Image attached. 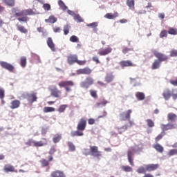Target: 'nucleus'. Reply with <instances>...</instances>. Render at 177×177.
Listing matches in <instances>:
<instances>
[{"mask_svg":"<svg viewBox=\"0 0 177 177\" xmlns=\"http://www.w3.org/2000/svg\"><path fill=\"white\" fill-rule=\"evenodd\" d=\"M56 109L54 107L46 106L44 108V113H53Z\"/></svg>","mask_w":177,"mask_h":177,"instance_id":"4c0bfd02","label":"nucleus"},{"mask_svg":"<svg viewBox=\"0 0 177 177\" xmlns=\"http://www.w3.org/2000/svg\"><path fill=\"white\" fill-rule=\"evenodd\" d=\"M46 42L48 48H50L53 52H55L56 50V48L55 47V43H53L52 37H48Z\"/></svg>","mask_w":177,"mask_h":177,"instance_id":"aec40b11","label":"nucleus"},{"mask_svg":"<svg viewBox=\"0 0 177 177\" xmlns=\"http://www.w3.org/2000/svg\"><path fill=\"white\" fill-rule=\"evenodd\" d=\"M168 34H170V35H177V29L169 28L168 30Z\"/></svg>","mask_w":177,"mask_h":177,"instance_id":"c03bdc74","label":"nucleus"},{"mask_svg":"<svg viewBox=\"0 0 177 177\" xmlns=\"http://www.w3.org/2000/svg\"><path fill=\"white\" fill-rule=\"evenodd\" d=\"M51 177H66L64 172L60 170H55L50 174Z\"/></svg>","mask_w":177,"mask_h":177,"instance_id":"412c9836","label":"nucleus"},{"mask_svg":"<svg viewBox=\"0 0 177 177\" xmlns=\"http://www.w3.org/2000/svg\"><path fill=\"white\" fill-rule=\"evenodd\" d=\"M58 86L59 88H65L66 92H70L71 91L70 86H74V82L73 80L61 81L58 83Z\"/></svg>","mask_w":177,"mask_h":177,"instance_id":"20e7f679","label":"nucleus"},{"mask_svg":"<svg viewBox=\"0 0 177 177\" xmlns=\"http://www.w3.org/2000/svg\"><path fill=\"white\" fill-rule=\"evenodd\" d=\"M49 161H53V156H50L48 158V160H46V159L42 158L40 160V163L41 165V167L44 168L45 167H49Z\"/></svg>","mask_w":177,"mask_h":177,"instance_id":"6ab92c4d","label":"nucleus"},{"mask_svg":"<svg viewBox=\"0 0 177 177\" xmlns=\"http://www.w3.org/2000/svg\"><path fill=\"white\" fill-rule=\"evenodd\" d=\"M71 42L77 43L80 42V38L75 35H72L69 39Z\"/></svg>","mask_w":177,"mask_h":177,"instance_id":"49530a36","label":"nucleus"},{"mask_svg":"<svg viewBox=\"0 0 177 177\" xmlns=\"http://www.w3.org/2000/svg\"><path fill=\"white\" fill-rule=\"evenodd\" d=\"M160 165L158 164H149L145 165L146 170L148 172H151V171H156V169H158Z\"/></svg>","mask_w":177,"mask_h":177,"instance_id":"f3484780","label":"nucleus"},{"mask_svg":"<svg viewBox=\"0 0 177 177\" xmlns=\"http://www.w3.org/2000/svg\"><path fill=\"white\" fill-rule=\"evenodd\" d=\"M118 133L120 135H122V133H124V132H125V131H127L128 130V125L127 124H124L123 125L122 127H118L116 128Z\"/></svg>","mask_w":177,"mask_h":177,"instance_id":"c756f323","label":"nucleus"},{"mask_svg":"<svg viewBox=\"0 0 177 177\" xmlns=\"http://www.w3.org/2000/svg\"><path fill=\"white\" fill-rule=\"evenodd\" d=\"M164 135H165V133H161L160 134L158 135V136L155 138L156 142H160L161 139L164 137Z\"/></svg>","mask_w":177,"mask_h":177,"instance_id":"5fc2aeb1","label":"nucleus"},{"mask_svg":"<svg viewBox=\"0 0 177 177\" xmlns=\"http://www.w3.org/2000/svg\"><path fill=\"white\" fill-rule=\"evenodd\" d=\"M176 56H177V50H171L170 51V57H176Z\"/></svg>","mask_w":177,"mask_h":177,"instance_id":"bf43d9fd","label":"nucleus"},{"mask_svg":"<svg viewBox=\"0 0 177 177\" xmlns=\"http://www.w3.org/2000/svg\"><path fill=\"white\" fill-rule=\"evenodd\" d=\"M160 128L164 133L165 131H169V129H175L176 127H175V124L168 123L167 124H160Z\"/></svg>","mask_w":177,"mask_h":177,"instance_id":"2eb2a0df","label":"nucleus"},{"mask_svg":"<svg viewBox=\"0 0 177 177\" xmlns=\"http://www.w3.org/2000/svg\"><path fill=\"white\" fill-rule=\"evenodd\" d=\"M48 153H49V154H50V156H52L54 153H56V148H55V147L50 148Z\"/></svg>","mask_w":177,"mask_h":177,"instance_id":"338daca9","label":"nucleus"},{"mask_svg":"<svg viewBox=\"0 0 177 177\" xmlns=\"http://www.w3.org/2000/svg\"><path fill=\"white\" fill-rule=\"evenodd\" d=\"M68 107V106L67 104H62L59 106V108L58 109V111L59 113H64V111H66V109Z\"/></svg>","mask_w":177,"mask_h":177,"instance_id":"09e8293b","label":"nucleus"},{"mask_svg":"<svg viewBox=\"0 0 177 177\" xmlns=\"http://www.w3.org/2000/svg\"><path fill=\"white\" fill-rule=\"evenodd\" d=\"M153 149H155V150H156V151H158V153H163L164 152V147L158 143L153 145Z\"/></svg>","mask_w":177,"mask_h":177,"instance_id":"7c9ffc66","label":"nucleus"},{"mask_svg":"<svg viewBox=\"0 0 177 177\" xmlns=\"http://www.w3.org/2000/svg\"><path fill=\"white\" fill-rule=\"evenodd\" d=\"M93 62H95L97 64H99L100 63V61H99V57L97 56L93 57Z\"/></svg>","mask_w":177,"mask_h":177,"instance_id":"69168bd1","label":"nucleus"},{"mask_svg":"<svg viewBox=\"0 0 177 177\" xmlns=\"http://www.w3.org/2000/svg\"><path fill=\"white\" fill-rule=\"evenodd\" d=\"M0 66L2 67V68H5V70L10 71V73H13V71H15V66L6 62L1 61Z\"/></svg>","mask_w":177,"mask_h":177,"instance_id":"1a4fd4ad","label":"nucleus"},{"mask_svg":"<svg viewBox=\"0 0 177 177\" xmlns=\"http://www.w3.org/2000/svg\"><path fill=\"white\" fill-rule=\"evenodd\" d=\"M86 129V119L82 118L77 125V131L71 132V136L75 138V136H84V131Z\"/></svg>","mask_w":177,"mask_h":177,"instance_id":"f03ea898","label":"nucleus"},{"mask_svg":"<svg viewBox=\"0 0 177 177\" xmlns=\"http://www.w3.org/2000/svg\"><path fill=\"white\" fill-rule=\"evenodd\" d=\"M113 52V48L111 47L108 46L106 48H101L99 50L97 54L100 55V56H106Z\"/></svg>","mask_w":177,"mask_h":177,"instance_id":"ddd939ff","label":"nucleus"},{"mask_svg":"<svg viewBox=\"0 0 177 177\" xmlns=\"http://www.w3.org/2000/svg\"><path fill=\"white\" fill-rule=\"evenodd\" d=\"M12 13L13 16L18 17L17 20L19 23H28L30 20V18L28 16H32V15H34V11H32V9H26L20 11V10L13 8L12 9ZM21 16L24 17H21Z\"/></svg>","mask_w":177,"mask_h":177,"instance_id":"f257e3e1","label":"nucleus"},{"mask_svg":"<svg viewBox=\"0 0 177 177\" xmlns=\"http://www.w3.org/2000/svg\"><path fill=\"white\" fill-rule=\"evenodd\" d=\"M4 2L8 6H15V0H4Z\"/></svg>","mask_w":177,"mask_h":177,"instance_id":"de8ad7c7","label":"nucleus"},{"mask_svg":"<svg viewBox=\"0 0 177 177\" xmlns=\"http://www.w3.org/2000/svg\"><path fill=\"white\" fill-rule=\"evenodd\" d=\"M136 97L138 99V100H145L146 96L142 92H137L136 94Z\"/></svg>","mask_w":177,"mask_h":177,"instance_id":"72a5a7b5","label":"nucleus"},{"mask_svg":"<svg viewBox=\"0 0 177 177\" xmlns=\"http://www.w3.org/2000/svg\"><path fill=\"white\" fill-rule=\"evenodd\" d=\"M135 154V149H130L127 151V158L128 161L131 167H135V163H133V155Z\"/></svg>","mask_w":177,"mask_h":177,"instance_id":"f8f14e48","label":"nucleus"},{"mask_svg":"<svg viewBox=\"0 0 177 177\" xmlns=\"http://www.w3.org/2000/svg\"><path fill=\"white\" fill-rule=\"evenodd\" d=\"M153 55L156 59H158V62H167L168 60V56L165 55V54L158 53V51H153Z\"/></svg>","mask_w":177,"mask_h":177,"instance_id":"6e6552de","label":"nucleus"},{"mask_svg":"<svg viewBox=\"0 0 177 177\" xmlns=\"http://www.w3.org/2000/svg\"><path fill=\"white\" fill-rule=\"evenodd\" d=\"M76 63L79 66H85L86 64V60H78V59H77Z\"/></svg>","mask_w":177,"mask_h":177,"instance_id":"4d7b16f0","label":"nucleus"},{"mask_svg":"<svg viewBox=\"0 0 177 177\" xmlns=\"http://www.w3.org/2000/svg\"><path fill=\"white\" fill-rule=\"evenodd\" d=\"M58 5L61 8V9H62V10H67V9H68L67 6H66V4H64V2H63V1L59 0Z\"/></svg>","mask_w":177,"mask_h":177,"instance_id":"ea45409f","label":"nucleus"},{"mask_svg":"<svg viewBox=\"0 0 177 177\" xmlns=\"http://www.w3.org/2000/svg\"><path fill=\"white\" fill-rule=\"evenodd\" d=\"M5 172H15V167L10 165H7L4 166Z\"/></svg>","mask_w":177,"mask_h":177,"instance_id":"2f4dec72","label":"nucleus"},{"mask_svg":"<svg viewBox=\"0 0 177 177\" xmlns=\"http://www.w3.org/2000/svg\"><path fill=\"white\" fill-rule=\"evenodd\" d=\"M131 50H132V48L125 47L122 50V53H124V55H127V53H129V52H131Z\"/></svg>","mask_w":177,"mask_h":177,"instance_id":"13d9d810","label":"nucleus"},{"mask_svg":"<svg viewBox=\"0 0 177 177\" xmlns=\"http://www.w3.org/2000/svg\"><path fill=\"white\" fill-rule=\"evenodd\" d=\"M126 4L131 10H135V0H127Z\"/></svg>","mask_w":177,"mask_h":177,"instance_id":"c85d7f7f","label":"nucleus"},{"mask_svg":"<svg viewBox=\"0 0 177 177\" xmlns=\"http://www.w3.org/2000/svg\"><path fill=\"white\" fill-rule=\"evenodd\" d=\"M43 8H44V10H50V4L44 3L43 5Z\"/></svg>","mask_w":177,"mask_h":177,"instance_id":"680f3d73","label":"nucleus"},{"mask_svg":"<svg viewBox=\"0 0 177 177\" xmlns=\"http://www.w3.org/2000/svg\"><path fill=\"white\" fill-rule=\"evenodd\" d=\"M75 20H77V21H80V23L84 21V19L80 16V15H75L74 16Z\"/></svg>","mask_w":177,"mask_h":177,"instance_id":"052dcab7","label":"nucleus"},{"mask_svg":"<svg viewBox=\"0 0 177 177\" xmlns=\"http://www.w3.org/2000/svg\"><path fill=\"white\" fill-rule=\"evenodd\" d=\"M93 79L91 77H87L86 78V81L85 82H82L80 84V86L81 88H84V89H88L89 88V86H91V85H93Z\"/></svg>","mask_w":177,"mask_h":177,"instance_id":"0eeeda50","label":"nucleus"},{"mask_svg":"<svg viewBox=\"0 0 177 177\" xmlns=\"http://www.w3.org/2000/svg\"><path fill=\"white\" fill-rule=\"evenodd\" d=\"M88 122L89 124V125H93V124H95V119L90 118V119H88Z\"/></svg>","mask_w":177,"mask_h":177,"instance_id":"774afa93","label":"nucleus"},{"mask_svg":"<svg viewBox=\"0 0 177 177\" xmlns=\"http://www.w3.org/2000/svg\"><path fill=\"white\" fill-rule=\"evenodd\" d=\"M16 27H17V30H18V31H19L22 34H27L28 32V30H27L26 27L21 25H19V24L16 25Z\"/></svg>","mask_w":177,"mask_h":177,"instance_id":"a878e982","label":"nucleus"},{"mask_svg":"<svg viewBox=\"0 0 177 177\" xmlns=\"http://www.w3.org/2000/svg\"><path fill=\"white\" fill-rule=\"evenodd\" d=\"M50 93L53 97H57L58 99H59V97H62V91L59 90V88H57V87L56 86L50 89Z\"/></svg>","mask_w":177,"mask_h":177,"instance_id":"4468645a","label":"nucleus"},{"mask_svg":"<svg viewBox=\"0 0 177 177\" xmlns=\"http://www.w3.org/2000/svg\"><path fill=\"white\" fill-rule=\"evenodd\" d=\"M71 28V27L70 26V25H65L64 26V35H68V34L70 33V29Z\"/></svg>","mask_w":177,"mask_h":177,"instance_id":"79ce46f5","label":"nucleus"},{"mask_svg":"<svg viewBox=\"0 0 177 177\" xmlns=\"http://www.w3.org/2000/svg\"><path fill=\"white\" fill-rule=\"evenodd\" d=\"M59 140H62V134L57 133L54 135L53 142L54 143H59Z\"/></svg>","mask_w":177,"mask_h":177,"instance_id":"f704fd0d","label":"nucleus"},{"mask_svg":"<svg viewBox=\"0 0 177 177\" xmlns=\"http://www.w3.org/2000/svg\"><path fill=\"white\" fill-rule=\"evenodd\" d=\"M161 67V62L158 59H155L151 65V70H158Z\"/></svg>","mask_w":177,"mask_h":177,"instance_id":"393cba45","label":"nucleus"},{"mask_svg":"<svg viewBox=\"0 0 177 177\" xmlns=\"http://www.w3.org/2000/svg\"><path fill=\"white\" fill-rule=\"evenodd\" d=\"M107 103H109V102L107 100H106V99L103 98L100 100L99 102H97L95 104V107H102L106 106V104H107Z\"/></svg>","mask_w":177,"mask_h":177,"instance_id":"cd10ccee","label":"nucleus"},{"mask_svg":"<svg viewBox=\"0 0 177 177\" xmlns=\"http://www.w3.org/2000/svg\"><path fill=\"white\" fill-rule=\"evenodd\" d=\"M162 96L165 100H169L171 96V91L168 88L165 89L162 93Z\"/></svg>","mask_w":177,"mask_h":177,"instance_id":"5701e85b","label":"nucleus"},{"mask_svg":"<svg viewBox=\"0 0 177 177\" xmlns=\"http://www.w3.org/2000/svg\"><path fill=\"white\" fill-rule=\"evenodd\" d=\"M76 73L78 75L81 74H83L84 75H91V74H92V69H91L89 67H85L77 70Z\"/></svg>","mask_w":177,"mask_h":177,"instance_id":"9d476101","label":"nucleus"},{"mask_svg":"<svg viewBox=\"0 0 177 177\" xmlns=\"http://www.w3.org/2000/svg\"><path fill=\"white\" fill-rule=\"evenodd\" d=\"M25 144L28 147L33 146V147H44V146H47L48 139L43 138L40 141L29 139Z\"/></svg>","mask_w":177,"mask_h":177,"instance_id":"7ed1b4c3","label":"nucleus"},{"mask_svg":"<svg viewBox=\"0 0 177 177\" xmlns=\"http://www.w3.org/2000/svg\"><path fill=\"white\" fill-rule=\"evenodd\" d=\"M91 156L96 157L98 160L102 157V151H99V147L96 146L90 147Z\"/></svg>","mask_w":177,"mask_h":177,"instance_id":"39448f33","label":"nucleus"},{"mask_svg":"<svg viewBox=\"0 0 177 177\" xmlns=\"http://www.w3.org/2000/svg\"><path fill=\"white\" fill-rule=\"evenodd\" d=\"M67 145L69 149V151H75V145H74L72 142L68 141Z\"/></svg>","mask_w":177,"mask_h":177,"instance_id":"a19ab883","label":"nucleus"},{"mask_svg":"<svg viewBox=\"0 0 177 177\" xmlns=\"http://www.w3.org/2000/svg\"><path fill=\"white\" fill-rule=\"evenodd\" d=\"M90 95L94 99H97V91L96 90H90Z\"/></svg>","mask_w":177,"mask_h":177,"instance_id":"3c124183","label":"nucleus"},{"mask_svg":"<svg viewBox=\"0 0 177 177\" xmlns=\"http://www.w3.org/2000/svg\"><path fill=\"white\" fill-rule=\"evenodd\" d=\"M37 93L32 91L30 93H28V102L30 104H32L35 102H37L38 100V97L37 96Z\"/></svg>","mask_w":177,"mask_h":177,"instance_id":"9b49d317","label":"nucleus"},{"mask_svg":"<svg viewBox=\"0 0 177 177\" xmlns=\"http://www.w3.org/2000/svg\"><path fill=\"white\" fill-rule=\"evenodd\" d=\"M3 97H5V90L2 88H0V99L2 100L3 103H5L3 102Z\"/></svg>","mask_w":177,"mask_h":177,"instance_id":"603ef678","label":"nucleus"},{"mask_svg":"<svg viewBox=\"0 0 177 177\" xmlns=\"http://www.w3.org/2000/svg\"><path fill=\"white\" fill-rule=\"evenodd\" d=\"M119 64L122 68H124V67H133L135 66L131 60H122Z\"/></svg>","mask_w":177,"mask_h":177,"instance_id":"dca6fc26","label":"nucleus"},{"mask_svg":"<svg viewBox=\"0 0 177 177\" xmlns=\"http://www.w3.org/2000/svg\"><path fill=\"white\" fill-rule=\"evenodd\" d=\"M167 156H169V157H172V156H177V149H170L167 153Z\"/></svg>","mask_w":177,"mask_h":177,"instance_id":"37998d69","label":"nucleus"},{"mask_svg":"<svg viewBox=\"0 0 177 177\" xmlns=\"http://www.w3.org/2000/svg\"><path fill=\"white\" fill-rule=\"evenodd\" d=\"M46 23H51L52 24L56 23L57 21V18L55 17V16L51 15L49 17L48 19H45Z\"/></svg>","mask_w":177,"mask_h":177,"instance_id":"473e14b6","label":"nucleus"},{"mask_svg":"<svg viewBox=\"0 0 177 177\" xmlns=\"http://www.w3.org/2000/svg\"><path fill=\"white\" fill-rule=\"evenodd\" d=\"M168 37V32L166 30H162L160 34V38H167Z\"/></svg>","mask_w":177,"mask_h":177,"instance_id":"864d4df0","label":"nucleus"},{"mask_svg":"<svg viewBox=\"0 0 177 177\" xmlns=\"http://www.w3.org/2000/svg\"><path fill=\"white\" fill-rule=\"evenodd\" d=\"M28 93L27 92H25L24 93H22L19 97V99L21 100H24V99H27V100H28Z\"/></svg>","mask_w":177,"mask_h":177,"instance_id":"6e6d98bb","label":"nucleus"},{"mask_svg":"<svg viewBox=\"0 0 177 177\" xmlns=\"http://www.w3.org/2000/svg\"><path fill=\"white\" fill-rule=\"evenodd\" d=\"M20 64L23 68L26 67L27 66V57H21L20 58Z\"/></svg>","mask_w":177,"mask_h":177,"instance_id":"e433bc0d","label":"nucleus"},{"mask_svg":"<svg viewBox=\"0 0 177 177\" xmlns=\"http://www.w3.org/2000/svg\"><path fill=\"white\" fill-rule=\"evenodd\" d=\"M131 114H132V110L131 109L122 112L119 115L120 121H129L131 120Z\"/></svg>","mask_w":177,"mask_h":177,"instance_id":"423d86ee","label":"nucleus"},{"mask_svg":"<svg viewBox=\"0 0 177 177\" xmlns=\"http://www.w3.org/2000/svg\"><path fill=\"white\" fill-rule=\"evenodd\" d=\"M88 27H92L93 28H96V27H97V22H93L91 23L88 25H87Z\"/></svg>","mask_w":177,"mask_h":177,"instance_id":"e2e57ef3","label":"nucleus"},{"mask_svg":"<svg viewBox=\"0 0 177 177\" xmlns=\"http://www.w3.org/2000/svg\"><path fill=\"white\" fill-rule=\"evenodd\" d=\"M114 80V75L113 74H107L105 77V81L106 82L110 83L113 82V80Z\"/></svg>","mask_w":177,"mask_h":177,"instance_id":"c9c22d12","label":"nucleus"},{"mask_svg":"<svg viewBox=\"0 0 177 177\" xmlns=\"http://www.w3.org/2000/svg\"><path fill=\"white\" fill-rule=\"evenodd\" d=\"M119 15L118 12H115L113 13H106L104 16L105 19H109V20H113V19H117Z\"/></svg>","mask_w":177,"mask_h":177,"instance_id":"b1692460","label":"nucleus"},{"mask_svg":"<svg viewBox=\"0 0 177 177\" xmlns=\"http://www.w3.org/2000/svg\"><path fill=\"white\" fill-rule=\"evenodd\" d=\"M169 82L171 84V85L177 86V78H176V80H170Z\"/></svg>","mask_w":177,"mask_h":177,"instance_id":"0e129e2a","label":"nucleus"},{"mask_svg":"<svg viewBox=\"0 0 177 177\" xmlns=\"http://www.w3.org/2000/svg\"><path fill=\"white\" fill-rule=\"evenodd\" d=\"M146 122L149 128H153L154 127V122L151 119H147Z\"/></svg>","mask_w":177,"mask_h":177,"instance_id":"8fccbe9b","label":"nucleus"},{"mask_svg":"<svg viewBox=\"0 0 177 177\" xmlns=\"http://www.w3.org/2000/svg\"><path fill=\"white\" fill-rule=\"evenodd\" d=\"M177 115L174 113H169L167 115V121H171V122H175L176 121Z\"/></svg>","mask_w":177,"mask_h":177,"instance_id":"bb28decb","label":"nucleus"},{"mask_svg":"<svg viewBox=\"0 0 177 177\" xmlns=\"http://www.w3.org/2000/svg\"><path fill=\"white\" fill-rule=\"evenodd\" d=\"M121 169L122 171H124V172H132V171H133V169H132V167H131L129 165L127 166H122Z\"/></svg>","mask_w":177,"mask_h":177,"instance_id":"58836bf2","label":"nucleus"},{"mask_svg":"<svg viewBox=\"0 0 177 177\" xmlns=\"http://www.w3.org/2000/svg\"><path fill=\"white\" fill-rule=\"evenodd\" d=\"M20 100H15L11 102V105L10 106V108L12 109V110H15V109H19L20 107Z\"/></svg>","mask_w":177,"mask_h":177,"instance_id":"4be33fe9","label":"nucleus"},{"mask_svg":"<svg viewBox=\"0 0 177 177\" xmlns=\"http://www.w3.org/2000/svg\"><path fill=\"white\" fill-rule=\"evenodd\" d=\"M77 59L78 56L77 55H70L68 56L67 62L68 64H74V63H77Z\"/></svg>","mask_w":177,"mask_h":177,"instance_id":"a211bd4d","label":"nucleus"},{"mask_svg":"<svg viewBox=\"0 0 177 177\" xmlns=\"http://www.w3.org/2000/svg\"><path fill=\"white\" fill-rule=\"evenodd\" d=\"M137 172L138 174H145V172H147V170L146 169V166H141L138 167V169H137Z\"/></svg>","mask_w":177,"mask_h":177,"instance_id":"a18cd8bd","label":"nucleus"}]
</instances>
